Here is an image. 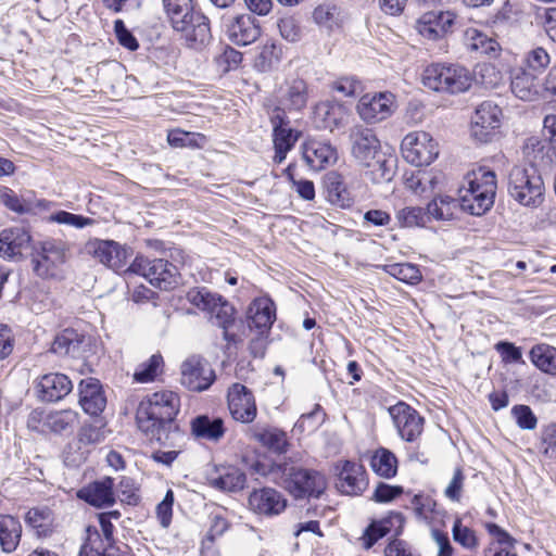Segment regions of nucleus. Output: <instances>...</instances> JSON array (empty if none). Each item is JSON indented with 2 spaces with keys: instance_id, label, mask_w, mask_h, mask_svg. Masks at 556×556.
Instances as JSON below:
<instances>
[{
  "instance_id": "nucleus-9",
  "label": "nucleus",
  "mask_w": 556,
  "mask_h": 556,
  "mask_svg": "<svg viewBox=\"0 0 556 556\" xmlns=\"http://www.w3.org/2000/svg\"><path fill=\"white\" fill-rule=\"evenodd\" d=\"M129 270L141 275L161 290L174 289L179 282L177 266L163 258L150 260L141 255L137 256L130 264Z\"/></svg>"
},
{
  "instance_id": "nucleus-13",
  "label": "nucleus",
  "mask_w": 556,
  "mask_h": 556,
  "mask_svg": "<svg viewBox=\"0 0 556 556\" xmlns=\"http://www.w3.org/2000/svg\"><path fill=\"white\" fill-rule=\"evenodd\" d=\"M68 248L60 240H46L33 258L34 270L40 277H52L66 261Z\"/></svg>"
},
{
  "instance_id": "nucleus-40",
  "label": "nucleus",
  "mask_w": 556,
  "mask_h": 556,
  "mask_svg": "<svg viewBox=\"0 0 556 556\" xmlns=\"http://www.w3.org/2000/svg\"><path fill=\"white\" fill-rule=\"evenodd\" d=\"M396 223L401 228L425 227L429 220L427 208L405 206L396 212Z\"/></svg>"
},
{
  "instance_id": "nucleus-4",
  "label": "nucleus",
  "mask_w": 556,
  "mask_h": 556,
  "mask_svg": "<svg viewBox=\"0 0 556 556\" xmlns=\"http://www.w3.org/2000/svg\"><path fill=\"white\" fill-rule=\"evenodd\" d=\"M187 300L199 309L207 312L212 324L223 329L227 349L236 346L241 341L237 333L231 331L236 325V309L232 304L206 288L190 289L187 292Z\"/></svg>"
},
{
  "instance_id": "nucleus-49",
  "label": "nucleus",
  "mask_w": 556,
  "mask_h": 556,
  "mask_svg": "<svg viewBox=\"0 0 556 556\" xmlns=\"http://www.w3.org/2000/svg\"><path fill=\"white\" fill-rule=\"evenodd\" d=\"M25 520L37 530L38 535H47L50 531L51 517L48 509L33 508L26 514Z\"/></svg>"
},
{
  "instance_id": "nucleus-8",
  "label": "nucleus",
  "mask_w": 556,
  "mask_h": 556,
  "mask_svg": "<svg viewBox=\"0 0 556 556\" xmlns=\"http://www.w3.org/2000/svg\"><path fill=\"white\" fill-rule=\"evenodd\" d=\"M282 486L295 498H318L327 488V481L317 470L299 468L288 464L278 466Z\"/></svg>"
},
{
  "instance_id": "nucleus-53",
  "label": "nucleus",
  "mask_w": 556,
  "mask_h": 556,
  "mask_svg": "<svg viewBox=\"0 0 556 556\" xmlns=\"http://www.w3.org/2000/svg\"><path fill=\"white\" fill-rule=\"evenodd\" d=\"M242 61V54L241 52L237 51L236 49L231 47H226L218 56H216L215 62L218 66V70L222 73H227L231 70H235L238 67V65Z\"/></svg>"
},
{
  "instance_id": "nucleus-62",
  "label": "nucleus",
  "mask_w": 556,
  "mask_h": 556,
  "mask_svg": "<svg viewBox=\"0 0 556 556\" xmlns=\"http://www.w3.org/2000/svg\"><path fill=\"white\" fill-rule=\"evenodd\" d=\"M541 451L546 457L556 458V425H551L543 431Z\"/></svg>"
},
{
  "instance_id": "nucleus-43",
  "label": "nucleus",
  "mask_w": 556,
  "mask_h": 556,
  "mask_svg": "<svg viewBox=\"0 0 556 556\" xmlns=\"http://www.w3.org/2000/svg\"><path fill=\"white\" fill-rule=\"evenodd\" d=\"M78 422V413L64 409L51 413L47 417V425L52 432L61 433L72 430Z\"/></svg>"
},
{
  "instance_id": "nucleus-26",
  "label": "nucleus",
  "mask_w": 556,
  "mask_h": 556,
  "mask_svg": "<svg viewBox=\"0 0 556 556\" xmlns=\"http://www.w3.org/2000/svg\"><path fill=\"white\" fill-rule=\"evenodd\" d=\"M31 237L23 227L3 229L0 232V255L4 258L22 256L30 247Z\"/></svg>"
},
{
  "instance_id": "nucleus-10",
  "label": "nucleus",
  "mask_w": 556,
  "mask_h": 556,
  "mask_svg": "<svg viewBox=\"0 0 556 556\" xmlns=\"http://www.w3.org/2000/svg\"><path fill=\"white\" fill-rule=\"evenodd\" d=\"M404 159L415 166L431 164L439 155L438 142L426 131L407 134L401 143Z\"/></svg>"
},
{
  "instance_id": "nucleus-5",
  "label": "nucleus",
  "mask_w": 556,
  "mask_h": 556,
  "mask_svg": "<svg viewBox=\"0 0 556 556\" xmlns=\"http://www.w3.org/2000/svg\"><path fill=\"white\" fill-rule=\"evenodd\" d=\"M467 187L459 192V207L471 215L481 216L494 204L496 194L495 173L485 168L472 170L465 177Z\"/></svg>"
},
{
  "instance_id": "nucleus-54",
  "label": "nucleus",
  "mask_w": 556,
  "mask_h": 556,
  "mask_svg": "<svg viewBox=\"0 0 556 556\" xmlns=\"http://www.w3.org/2000/svg\"><path fill=\"white\" fill-rule=\"evenodd\" d=\"M87 539L81 545L78 556H102V546L98 544L100 534L96 527L88 526L86 529Z\"/></svg>"
},
{
  "instance_id": "nucleus-1",
  "label": "nucleus",
  "mask_w": 556,
  "mask_h": 556,
  "mask_svg": "<svg viewBox=\"0 0 556 556\" xmlns=\"http://www.w3.org/2000/svg\"><path fill=\"white\" fill-rule=\"evenodd\" d=\"M180 397L168 390L157 391L143 397L136 412L139 430L151 441L165 447H181L186 434L176 421Z\"/></svg>"
},
{
  "instance_id": "nucleus-16",
  "label": "nucleus",
  "mask_w": 556,
  "mask_h": 556,
  "mask_svg": "<svg viewBox=\"0 0 556 556\" xmlns=\"http://www.w3.org/2000/svg\"><path fill=\"white\" fill-rule=\"evenodd\" d=\"M228 408L236 421L251 424L256 415L257 407L253 393L243 384H232L227 394Z\"/></svg>"
},
{
  "instance_id": "nucleus-30",
  "label": "nucleus",
  "mask_w": 556,
  "mask_h": 556,
  "mask_svg": "<svg viewBox=\"0 0 556 556\" xmlns=\"http://www.w3.org/2000/svg\"><path fill=\"white\" fill-rule=\"evenodd\" d=\"M465 45L469 51L485 55L490 59L497 58L501 52V46L496 39L475 28L466 30Z\"/></svg>"
},
{
  "instance_id": "nucleus-27",
  "label": "nucleus",
  "mask_w": 556,
  "mask_h": 556,
  "mask_svg": "<svg viewBox=\"0 0 556 556\" xmlns=\"http://www.w3.org/2000/svg\"><path fill=\"white\" fill-rule=\"evenodd\" d=\"M114 480L105 477L78 491V497L94 507H106L115 503Z\"/></svg>"
},
{
  "instance_id": "nucleus-35",
  "label": "nucleus",
  "mask_w": 556,
  "mask_h": 556,
  "mask_svg": "<svg viewBox=\"0 0 556 556\" xmlns=\"http://www.w3.org/2000/svg\"><path fill=\"white\" fill-rule=\"evenodd\" d=\"M397 458L386 447L377 448L370 458V467L378 476L391 479L397 473Z\"/></svg>"
},
{
  "instance_id": "nucleus-47",
  "label": "nucleus",
  "mask_w": 556,
  "mask_h": 556,
  "mask_svg": "<svg viewBox=\"0 0 556 556\" xmlns=\"http://www.w3.org/2000/svg\"><path fill=\"white\" fill-rule=\"evenodd\" d=\"M525 63L526 70L536 75L545 71L551 63V58L544 48L536 47L527 53Z\"/></svg>"
},
{
  "instance_id": "nucleus-11",
  "label": "nucleus",
  "mask_w": 556,
  "mask_h": 556,
  "mask_svg": "<svg viewBox=\"0 0 556 556\" xmlns=\"http://www.w3.org/2000/svg\"><path fill=\"white\" fill-rule=\"evenodd\" d=\"M397 434L406 442H416L424 431V417L410 405L399 402L389 408Z\"/></svg>"
},
{
  "instance_id": "nucleus-2",
  "label": "nucleus",
  "mask_w": 556,
  "mask_h": 556,
  "mask_svg": "<svg viewBox=\"0 0 556 556\" xmlns=\"http://www.w3.org/2000/svg\"><path fill=\"white\" fill-rule=\"evenodd\" d=\"M162 3L166 20L187 47L200 49L210 41V21L194 9L192 0H162Z\"/></svg>"
},
{
  "instance_id": "nucleus-44",
  "label": "nucleus",
  "mask_w": 556,
  "mask_h": 556,
  "mask_svg": "<svg viewBox=\"0 0 556 556\" xmlns=\"http://www.w3.org/2000/svg\"><path fill=\"white\" fill-rule=\"evenodd\" d=\"M281 56V49L274 41L266 42L256 58L255 66L261 72L270 71L278 64Z\"/></svg>"
},
{
  "instance_id": "nucleus-48",
  "label": "nucleus",
  "mask_w": 556,
  "mask_h": 556,
  "mask_svg": "<svg viewBox=\"0 0 556 556\" xmlns=\"http://www.w3.org/2000/svg\"><path fill=\"white\" fill-rule=\"evenodd\" d=\"M162 363L163 358L161 355H152L146 363L138 366L134 374L135 381L140 383L153 381Z\"/></svg>"
},
{
  "instance_id": "nucleus-41",
  "label": "nucleus",
  "mask_w": 556,
  "mask_h": 556,
  "mask_svg": "<svg viewBox=\"0 0 556 556\" xmlns=\"http://www.w3.org/2000/svg\"><path fill=\"white\" fill-rule=\"evenodd\" d=\"M0 203L17 214H26L33 210L30 200L24 195H18L14 190L5 186L0 187Z\"/></svg>"
},
{
  "instance_id": "nucleus-51",
  "label": "nucleus",
  "mask_w": 556,
  "mask_h": 556,
  "mask_svg": "<svg viewBox=\"0 0 556 556\" xmlns=\"http://www.w3.org/2000/svg\"><path fill=\"white\" fill-rule=\"evenodd\" d=\"M204 137L200 134L188 132L180 129L170 130L167 135L169 146L174 148L185 147H199L198 139L202 140Z\"/></svg>"
},
{
  "instance_id": "nucleus-59",
  "label": "nucleus",
  "mask_w": 556,
  "mask_h": 556,
  "mask_svg": "<svg viewBox=\"0 0 556 556\" xmlns=\"http://www.w3.org/2000/svg\"><path fill=\"white\" fill-rule=\"evenodd\" d=\"M403 493V488L400 485H390L384 482H379L375 489L371 500L377 503H390Z\"/></svg>"
},
{
  "instance_id": "nucleus-12",
  "label": "nucleus",
  "mask_w": 556,
  "mask_h": 556,
  "mask_svg": "<svg viewBox=\"0 0 556 556\" xmlns=\"http://www.w3.org/2000/svg\"><path fill=\"white\" fill-rule=\"evenodd\" d=\"M214 380L215 372L202 356L192 355L181 364V383L190 391H204Z\"/></svg>"
},
{
  "instance_id": "nucleus-34",
  "label": "nucleus",
  "mask_w": 556,
  "mask_h": 556,
  "mask_svg": "<svg viewBox=\"0 0 556 556\" xmlns=\"http://www.w3.org/2000/svg\"><path fill=\"white\" fill-rule=\"evenodd\" d=\"M22 535L20 520L11 515H0V546L4 553L16 549Z\"/></svg>"
},
{
  "instance_id": "nucleus-63",
  "label": "nucleus",
  "mask_w": 556,
  "mask_h": 556,
  "mask_svg": "<svg viewBox=\"0 0 556 556\" xmlns=\"http://www.w3.org/2000/svg\"><path fill=\"white\" fill-rule=\"evenodd\" d=\"M338 14L336 5L320 4L313 12L314 21L319 25L331 26Z\"/></svg>"
},
{
  "instance_id": "nucleus-45",
  "label": "nucleus",
  "mask_w": 556,
  "mask_h": 556,
  "mask_svg": "<svg viewBox=\"0 0 556 556\" xmlns=\"http://www.w3.org/2000/svg\"><path fill=\"white\" fill-rule=\"evenodd\" d=\"M388 273L397 280L409 285L418 283L421 280L419 268L409 263L389 265Z\"/></svg>"
},
{
  "instance_id": "nucleus-19",
  "label": "nucleus",
  "mask_w": 556,
  "mask_h": 556,
  "mask_svg": "<svg viewBox=\"0 0 556 556\" xmlns=\"http://www.w3.org/2000/svg\"><path fill=\"white\" fill-rule=\"evenodd\" d=\"M455 18L451 11H429L419 17L416 28L422 37L437 40L452 30Z\"/></svg>"
},
{
  "instance_id": "nucleus-46",
  "label": "nucleus",
  "mask_w": 556,
  "mask_h": 556,
  "mask_svg": "<svg viewBox=\"0 0 556 556\" xmlns=\"http://www.w3.org/2000/svg\"><path fill=\"white\" fill-rule=\"evenodd\" d=\"M49 222L67 225L77 229L94 225V219L67 211H58L48 217Z\"/></svg>"
},
{
  "instance_id": "nucleus-7",
  "label": "nucleus",
  "mask_w": 556,
  "mask_h": 556,
  "mask_svg": "<svg viewBox=\"0 0 556 556\" xmlns=\"http://www.w3.org/2000/svg\"><path fill=\"white\" fill-rule=\"evenodd\" d=\"M544 182L534 166H514L508 174V193L520 205L539 207L544 201Z\"/></svg>"
},
{
  "instance_id": "nucleus-56",
  "label": "nucleus",
  "mask_w": 556,
  "mask_h": 556,
  "mask_svg": "<svg viewBox=\"0 0 556 556\" xmlns=\"http://www.w3.org/2000/svg\"><path fill=\"white\" fill-rule=\"evenodd\" d=\"M114 33L118 43L122 47L130 51H136L139 48V42L137 38L126 27L125 23L122 20H116L114 22Z\"/></svg>"
},
{
  "instance_id": "nucleus-64",
  "label": "nucleus",
  "mask_w": 556,
  "mask_h": 556,
  "mask_svg": "<svg viewBox=\"0 0 556 556\" xmlns=\"http://www.w3.org/2000/svg\"><path fill=\"white\" fill-rule=\"evenodd\" d=\"M386 556H420L413 547L405 541L394 539L384 549Z\"/></svg>"
},
{
  "instance_id": "nucleus-37",
  "label": "nucleus",
  "mask_w": 556,
  "mask_h": 556,
  "mask_svg": "<svg viewBox=\"0 0 556 556\" xmlns=\"http://www.w3.org/2000/svg\"><path fill=\"white\" fill-rule=\"evenodd\" d=\"M530 359L540 370L556 375V348L548 344H536L530 351Z\"/></svg>"
},
{
  "instance_id": "nucleus-21",
  "label": "nucleus",
  "mask_w": 556,
  "mask_h": 556,
  "mask_svg": "<svg viewBox=\"0 0 556 556\" xmlns=\"http://www.w3.org/2000/svg\"><path fill=\"white\" fill-rule=\"evenodd\" d=\"M276 320V305L269 296H260L248 308V326L251 330L269 333Z\"/></svg>"
},
{
  "instance_id": "nucleus-22",
  "label": "nucleus",
  "mask_w": 556,
  "mask_h": 556,
  "mask_svg": "<svg viewBox=\"0 0 556 556\" xmlns=\"http://www.w3.org/2000/svg\"><path fill=\"white\" fill-rule=\"evenodd\" d=\"M249 505L260 515L274 516L282 513L287 506L283 496L271 488L254 490L249 496Z\"/></svg>"
},
{
  "instance_id": "nucleus-18",
  "label": "nucleus",
  "mask_w": 556,
  "mask_h": 556,
  "mask_svg": "<svg viewBox=\"0 0 556 556\" xmlns=\"http://www.w3.org/2000/svg\"><path fill=\"white\" fill-rule=\"evenodd\" d=\"M35 390L41 402L55 403L72 392L73 382L64 374L49 372L36 380Z\"/></svg>"
},
{
  "instance_id": "nucleus-32",
  "label": "nucleus",
  "mask_w": 556,
  "mask_h": 556,
  "mask_svg": "<svg viewBox=\"0 0 556 556\" xmlns=\"http://www.w3.org/2000/svg\"><path fill=\"white\" fill-rule=\"evenodd\" d=\"M308 101V87L304 79L293 78L286 81L281 92V103L289 110L300 111Z\"/></svg>"
},
{
  "instance_id": "nucleus-55",
  "label": "nucleus",
  "mask_w": 556,
  "mask_h": 556,
  "mask_svg": "<svg viewBox=\"0 0 556 556\" xmlns=\"http://www.w3.org/2000/svg\"><path fill=\"white\" fill-rule=\"evenodd\" d=\"M117 494L121 501L128 505H137L140 501L138 488L136 486L134 479L128 477H123L121 479L117 486Z\"/></svg>"
},
{
  "instance_id": "nucleus-14",
  "label": "nucleus",
  "mask_w": 556,
  "mask_h": 556,
  "mask_svg": "<svg viewBox=\"0 0 556 556\" xmlns=\"http://www.w3.org/2000/svg\"><path fill=\"white\" fill-rule=\"evenodd\" d=\"M502 110L491 101L479 104L471 118V135L479 142H488L501 125Z\"/></svg>"
},
{
  "instance_id": "nucleus-60",
  "label": "nucleus",
  "mask_w": 556,
  "mask_h": 556,
  "mask_svg": "<svg viewBox=\"0 0 556 556\" xmlns=\"http://www.w3.org/2000/svg\"><path fill=\"white\" fill-rule=\"evenodd\" d=\"M329 200L341 207H349L353 203L350 192L341 181L331 182L329 187Z\"/></svg>"
},
{
  "instance_id": "nucleus-23",
  "label": "nucleus",
  "mask_w": 556,
  "mask_h": 556,
  "mask_svg": "<svg viewBox=\"0 0 556 556\" xmlns=\"http://www.w3.org/2000/svg\"><path fill=\"white\" fill-rule=\"evenodd\" d=\"M302 156L309 168L320 170L337 161V150L329 142L309 139L302 146Z\"/></svg>"
},
{
  "instance_id": "nucleus-29",
  "label": "nucleus",
  "mask_w": 556,
  "mask_h": 556,
  "mask_svg": "<svg viewBox=\"0 0 556 556\" xmlns=\"http://www.w3.org/2000/svg\"><path fill=\"white\" fill-rule=\"evenodd\" d=\"M315 114L323 122V127L330 131L345 125L348 110L343 103L338 101H325L316 105Z\"/></svg>"
},
{
  "instance_id": "nucleus-61",
  "label": "nucleus",
  "mask_w": 556,
  "mask_h": 556,
  "mask_svg": "<svg viewBox=\"0 0 556 556\" xmlns=\"http://www.w3.org/2000/svg\"><path fill=\"white\" fill-rule=\"evenodd\" d=\"M465 476L460 467L455 468L453 478L444 490V495L453 501L459 502L464 488Z\"/></svg>"
},
{
  "instance_id": "nucleus-39",
  "label": "nucleus",
  "mask_w": 556,
  "mask_h": 556,
  "mask_svg": "<svg viewBox=\"0 0 556 556\" xmlns=\"http://www.w3.org/2000/svg\"><path fill=\"white\" fill-rule=\"evenodd\" d=\"M459 207V199L456 200L448 195L433 199L428 205L429 220H450L454 218L455 212Z\"/></svg>"
},
{
  "instance_id": "nucleus-25",
  "label": "nucleus",
  "mask_w": 556,
  "mask_h": 556,
  "mask_svg": "<svg viewBox=\"0 0 556 556\" xmlns=\"http://www.w3.org/2000/svg\"><path fill=\"white\" fill-rule=\"evenodd\" d=\"M79 404L90 416L100 415L106 406L102 386L94 378L83 379L79 383Z\"/></svg>"
},
{
  "instance_id": "nucleus-15",
  "label": "nucleus",
  "mask_w": 556,
  "mask_h": 556,
  "mask_svg": "<svg viewBox=\"0 0 556 556\" xmlns=\"http://www.w3.org/2000/svg\"><path fill=\"white\" fill-rule=\"evenodd\" d=\"M223 26L228 39L238 46L251 45L261 36L260 23L248 13L224 18Z\"/></svg>"
},
{
  "instance_id": "nucleus-31",
  "label": "nucleus",
  "mask_w": 556,
  "mask_h": 556,
  "mask_svg": "<svg viewBox=\"0 0 556 556\" xmlns=\"http://www.w3.org/2000/svg\"><path fill=\"white\" fill-rule=\"evenodd\" d=\"M540 83L535 74L527 71H518L511 78V92L523 101H533L539 97Z\"/></svg>"
},
{
  "instance_id": "nucleus-20",
  "label": "nucleus",
  "mask_w": 556,
  "mask_h": 556,
  "mask_svg": "<svg viewBox=\"0 0 556 556\" xmlns=\"http://www.w3.org/2000/svg\"><path fill=\"white\" fill-rule=\"evenodd\" d=\"M392 104L391 93H366L357 103V113L367 123H378L391 115Z\"/></svg>"
},
{
  "instance_id": "nucleus-24",
  "label": "nucleus",
  "mask_w": 556,
  "mask_h": 556,
  "mask_svg": "<svg viewBox=\"0 0 556 556\" xmlns=\"http://www.w3.org/2000/svg\"><path fill=\"white\" fill-rule=\"evenodd\" d=\"M367 486L364 467L345 460L338 475L337 488L346 495H359Z\"/></svg>"
},
{
  "instance_id": "nucleus-58",
  "label": "nucleus",
  "mask_w": 556,
  "mask_h": 556,
  "mask_svg": "<svg viewBox=\"0 0 556 556\" xmlns=\"http://www.w3.org/2000/svg\"><path fill=\"white\" fill-rule=\"evenodd\" d=\"M332 89L344 97H354L362 90V83L353 77H340L332 84Z\"/></svg>"
},
{
  "instance_id": "nucleus-50",
  "label": "nucleus",
  "mask_w": 556,
  "mask_h": 556,
  "mask_svg": "<svg viewBox=\"0 0 556 556\" xmlns=\"http://www.w3.org/2000/svg\"><path fill=\"white\" fill-rule=\"evenodd\" d=\"M452 534L454 541L467 549H472L478 545L475 531L464 526L459 518L454 521Z\"/></svg>"
},
{
  "instance_id": "nucleus-57",
  "label": "nucleus",
  "mask_w": 556,
  "mask_h": 556,
  "mask_svg": "<svg viewBox=\"0 0 556 556\" xmlns=\"http://www.w3.org/2000/svg\"><path fill=\"white\" fill-rule=\"evenodd\" d=\"M511 413L521 429L533 430L536 427L538 419L529 406L516 405Z\"/></svg>"
},
{
  "instance_id": "nucleus-6",
  "label": "nucleus",
  "mask_w": 556,
  "mask_h": 556,
  "mask_svg": "<svg viewBox=\"0 0 556 556\" xmlns=\"http://www.w3.org/2000/svg\"><path fill=\"white\" fill-rule=\"evenodd\" d=\"M421 81L430 90L456 94L471 87L473 76L459 64L431 63L424 68Z\"/></svg>"
},
{
  "instance_id": "nucleus-42",
  "label": "nucleus",
  "mask_w": 556,
  "mask_h": 556,
  "mask_svg": "<svg viewBox=\"0 0 556 556\" xmlns=\"http://www.w3.org/2000/svg\"><path fill=\"white\" fill-rule=\"evenodd\" d=\"M245 475L238 468H229L225 473L212 480L215 489L228 492H235L244 488Z\"/></svg>"
},
{
  "instance_id": "nucleus-36",
  "label": "nucleus",
  "mask_w": 556,
  "mask_h": 556,
  "mask_svg": "<svg viewBox=\"0 0 556 556\" xmlns=\"http://www.w3.org/2000/svg\"><path fill=\"white\" fill-rule=\"evenodd\" d=\"M81 343L83 337L74 329H64L55 336L51 351L58 355L75 357L80 350Z\"/></svg>"
},
{
  "instance_id": "nucleus-52",
  "label": "nucleus",
  "mask_w": 556,
  "mask_h": 556,
  "mask_svg": "<svg viewBox=\"0 0 556 556\" xmlns=\"http://www.w3.org/2000/svg\"><path fill=\"white\" fill-rule=\"evenodd\" d=\"M523 9L518 0H506L495 14L496 23H513L518 21Z\"/></svg>"
},
{
  "instance_id": "nucleus-28",
  "label": "nucleus",
  "mask_w": 556,
  "mask_h": 556,
  "mask_svg": "<svg viewBox=\"0 0 556 556\" xmlns=\"http://www.w3.org/2000/svg\"><path fill=\"white\" fill-rule=\"evenodd\" d=\"M191 433L197 439L218 442L225 434L224 421L219 417L197 416L191 420Z\"/></svg>"
},
{
  "instance_id": "nucleus-3",
  "label": "nucleus",
  "mask_w": 556,
  "mask_h": 556,
  "mask_svg": "<svg viewBox=\"0 0 556 556\" xmlns=\"http://www.w3.org/2000/svg\"><path fill=\"white\" fill-rule=\"evenodd\" d=\"M351 153L353 157L366 167H374L379 179L390 180L392 175V159L387 157L375 131L363 125H356L350 130Z\"/></svg>"
},
{
  "instance_id": "nucleus-33",
  "label": "nucleus",
  "mask_w": 556,
  "mask_h": 556,
  "mask_svg": "<svg viewBox=\"0 0 556 556\" xmlns=\"http://www.w3.org/2000/svg\"><path fill=\"white\" fill-rule=\"evenodd\" d=\"M300 135V131L291 127L279 126L273 130V143L275 150L273 162L275 164H281L286 160L288 152L294 148Z\"/></svg>"
},
{
  "instance_id": "nucleus-38",
  "label": "nucleus",
  "mask_w": 556,
  "mask_h": 556,
  "mask_svg": "<svg viewBox=\"0 0 556 556\" xmlns=\"http://www.w3.org/2000/svg\"><path fill=\"white\" fill-rule=\"evenodd\" d=\"M254 438L263 446L277 454L286 453L289 446L286 432L277 428L263 429L255 432Z\"/></svg>"
},
{
  "instance_id": "nucleus-17",
  "label": "nucleus",
  "mask_w": 556,
  "mask_h": 556,
  "mask_svg": "<svg viewBox=\"0 0 556 556\" xmlns=\"http://www.w3.org/2000/svg\"><path fill=\"white\" fill-rule=\"evenodd\" d=\"M87 250L100 263L114 271L124 270L129 257L128 250L113 240L94 239L87 243Z\"/></svg>"
}]
</instances>
